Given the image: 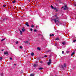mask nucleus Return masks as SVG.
Instances as JSON below:
<instances>
[{
  "instance_id": "obj_41",
  "label": "nucleus",
  "mask_w": 76,
  "mask_h": 76,
  "mask_svg": "<svg viewBox=\"0 0 76 76\" xmlns=\"http://www.w3.org/2000/svg\"><path fill=\"white\" fill-rule=\"evenodd\" d=\"M35 63H36V64L38 63V62H37V61L35 62Z\"/></svg>"
},
{
  "instance_id": "obj_20",
  "label": "nucleus",
  "mask_w": 76,
  "mask_h": 76,
  "mask_svg": "<svg viewBox=\"0 0 76 76\" xmlns=\"http://www.w3.org/2000/svg\"><path fill=\"white\" fill-rule=\"evenodd\" d=\"M37 66V64H34V67H36Z\"/></svg>"
},
{
  "instance_id": "obj_30",
  "label": "nucleus",
  "mask_w": 76,
  "mask_h": 76,
  "mask_svg": "<svg viewBox=\"0 0 76 76\" xmlns=\"http://www.w3.org/2000/svg\"><path fill=\"white\" fill-rule=\"evenodd\" d=\"M16 44H18V43H19V42H18V41H17L15 42Z\"/></svg>"
},
{
  "instance_id": "obj_22",
  "label": "nucleus",
  "mask_w": 76,
  "mask_h": 76,
  "mask_svg": "<svg viewBox=\"0 0 76 76\" xmlns=\"http://www.w3.org/2000/svg\"><path fill=\"white\" fill-rule=\"evenodd\" d=\"M2 59H3V58H2V57H0V60H1H1H2Z\"/></svg>"
},
{
  "instance_id": "obj_16",
  "label": "nucleus",
  "mask_w": 76,
  "mask_h": 76,
  "mask_svg": "<svg viewBox=\"0 0 76 76\" xmlns=\"http://www.w3.org/2000/svg\"><path fill=\"white\" fill-rule=\"evenodd\" d=\"M53 9L54 10H56V11H57V8H56V7H55V8H53Z\"/></svg>"
},
{
  "instance_id": "obj_36",
  "label": "nucleus",
  "mask_w": 76,
  "mask_h": 76,
  "mask_svg": "<svg viewBox=\"0 0 76 76\" xmlns=\"http://www.w3.org/2000/svg\"><path fill=\"white\" fill-rule=\"evenodd\" d=\"M1 76H3V74L1 73Z\"/></svg>"
},
{
  "instance_id": "obj_27",
  "label": "nucleus",
  "mask_w": 76,
  "mask_h": 76,
  "mask_svg": "<svg viewBox=\"0 0 76 76\" xmlns=\"http://www.w3.org/2000/svg\"><path fill=\"white\" fill-rule=\"evenodd\" d=\"M51 8H52V9H53L54 8V7H53V6L51 5Z\"/></svg>"
},
{
  "instance_id": "obj_15",
  "label": "nucleus",
  "mask_w": 76,
  "mask_h": 76,
  "mask_svg": "<svg viewBox=\"0 0 76 76\" xmlns=\"http://www.w3.org/2000/svg\"><path fill=\"white\" fill-rule=\"evenodd\" d=\"M55 45L56 47H57V43H55Z\"/></svg>"
},
{
  "instance_id": "obj_23",
  "label": "nucleus",
  "mask_w": 76,
  "mask_h": 76,
  "mask_svg": "<svg viewBox=\"0 0 76 76\" xmlns=\"http://www.w3.org/2000/svg\"><path fill=\"white\" fill-rule=\"evenodd\" d=\"M31 28H34V26L33 24H32L31 26Z\"/></svg>"
},
{
  "instance_id": "obj_8",
  "label": "nucleus",
  "mask_w": 76,
  "mask_h": 76,
  "mask_svg": "<svg viewBox=\"0 0 76 76\" xmlns=\"http://www.w3.org/2000/svg\"><path fill=\"white\" fill-rule=\"evenodd\" d=\"M26 25L28 27L29 26V24H28V22H26Z\"/></svg>"
},
{
  "instance_id": "obj_1",
  "label": "nucleus",
  "mask_w": 76,
  "mask_h": 76,
  "mask_svg": "<svg viewBox=\"0 0 76 76\" xmlns=\"http://www.w3.org/2000/svg\"><path fill=\"white\" fill-rule=\"evenodd\" d=\"M8 17H7V16L5 17L2 20V21H3H3H4V20H6L7 19H8Z\"/></svg>"
},
{
  "instance_id": "obj_49",
  "label": "nucleus",
  "mask_w": 76,
  "mask_h": 76,
  "mask_svg": "<svg viewBox=\"0 0 76 76\" xmlns=\"http://www.w3.org/2000/svg\"><path fill=\"white\" fill-rule=\"evenodd\" d=\"M74 3H75V2H74Z\"/></svg>"
},
{
  "instance_id": "obj_48",
  "label": "nucleus",
  "mask_w": 76,
  "mask_h": 76,
  "mask_svg": "<svg viewBox=\"0 0 76 76\" xmlns=\"http://www.w3.org/2000/svg\"><path fill=\"white\" fill-rule=\"evenodd\" d=\"M64 25H66V24H64Z\"/></svg>"
},
{
  "instance_id": "obj_44",
  "label": "nucleus",
  "mask_w": 76,
  "mask_h": 76,
  "mask_svg": "<svg viewBox=\"0 0 76 76\" xmlns=\"http://www.w3.org/2000/svg\"><path fill=\"white\" fill-rule=\"evenodd\" d=\"M16 64H14V66H16Z\"/></svg>"
},
{
  "instance_id": "obj_21",
  "label": "nucleus",
  "mask_w": 76,
  "mask_h": 76,
  "mask_svg": "<svg viewBox=\"0 0 76 76\" xmlns=\"http://www.w3.org/2000/svg\"><path fill=\"white\" fill-rule=\"evenodd\" d=\"M56 41H58V40H59V38H57L56 39Z\"/></svg>"
},
{
  "instance_id": "obj_43",
  "label": "nucleus",
  "mask_w": 76,
  "mask_h": 76,
  "mask_svg": "<svg viewBox=\"0 0 76 76\" xmlns=\"http://www.w3.org/2000/svg\"><path fill=\"white\" fill-rule=\"evenodd\" d=\"M63 7L62 8H61V9H63Z\"/></svg>"
},
{
  "instance_id": "obj_19",
  "label": "nucleus",
  "mask_w": 76,
  "mask_h": 76,
  "mask_svg": "<svg viewBox=\"0 0 76 76\" xmlns=\"http://www.w3.org/2000/svg\"><path fill=\"white\" fill-rule=\"evenodd\" d=\"M37 49L38 50H41V48H40L39 47L37 48Z\"/></svg>"
},
{
  "instance_id": "obj_39",
  "label": "nucleus",
  "mask_w": 76,
  "mask_h": 76,
  "mask_svg": "<svg viewBox=\"0 0 76 76\" xmlns=\"http://www.w3.org/2000/svg\"><path fill=\"white\" fill-rule=\"evenodd\" d=\"M64 51H62V54H64Z\"/></svg>"
},
{
  "instance_id": "obj_42",
  "label": "nucleus",
  "mask_w": 76,
  "mask_h": 76,
  "mask_svg": "<svg viewBox=\"0 0 76 76\" xmlns=\"http://www.w3.org/2000/svg\"><path fill=\"white\" fill-rule=\"evenodd\" d=\"M76 6V4H74V6Z\"/></svg>"
},
{
  "instance_id": "obj_37",
  "label": "nucleus",
  "mask_w": 76,
  "mask_h": 76,
  "mask_svg": "<svg viewBox=\"0 0 76 76\" xmlns=\"http://www.w3.org/2000/svg\"><path fill=\"white\" fill-rule=\"evenodd\" d=\"M47 57V55L45 56V57Z\"/></svg>"
},
{
  "instance_id": "obj_31",
  "label": "nucleus",
  "mask_w": 76,
  "mask_h": 76,
  "mask_svg": "<svg viewBox=\"0 0 76 76\" xmlns=\"http://www.w3.org/2000/svg\"><path fill=\"white\" fill-rule=\"evenodd\" d=\"M25 42V43H28V41H26V42Z\"/></svg>"
},
{
  "instance_id": "obj_11",
  "label": "nucleus",
  "mask_w": 76,
  "mask_h": 76,
  "mask_svg": "<svg viewBox=\"0 0 76 76\" xmlns=\"http://www.w3.org/2000/svg\"><path fill=\"white\" fill-rule=\"evenodd\" d=\"M19 30L20 32V34L21 35H22V31H21L20 30V29H19Z\"/></svg>"
},
{
  "instance_id": "obj_9",
  "label": "nucleus",
  "mask_w": 76,
  "mask_h": 76,
  "mask_svg": "<svg viewBox=\"0 0 76 76\" xmlns=\"http://www.w3.org/2000/svg\"><path fill=\"white\" fill-rule=\"evenodd\" d=\"M49 62L50 63H52V60H51V59H50L49 60Z\"/></svg>"
},
{
  "instance_id": "obj_3",
  "label": "nucleus",
  "mask_w": 76,
  "mask_h": 76,
  "mask_svg": "<svg viewBox=\"0 0 76 76\" xmlns=\"http://www.w3.org/2000/svg\"><path fill=\"white\" fill-rule=\"evenodd\" d=\"M6 40V38L5 37L4 39H1V42H3V41H4V40Z\"/></svg>"
},
{
  "instance_id": "obj_24",
  "label": "nucleus",
  "mask_w": 76,
  "mask_h": 76,
  "mask_svg": "<svg viewBox=\"0 0 76 76\" xmlns=\"http://www.w3.org/2000/svg\"><path fill=\"white\" fill-rule=\"evenodd\" d=\"M54 34H50V36H53V37H54Z\"/></svg>"
},
{
  "instance_id": "obj_6",
  "label": "nucleus",
  "mask_w": 76,
  "mask_h": 76,
  "mask_svg": "<svg viewBox=\"0 0 76 76\" xmlns=\"http://www.w3.org/2000/svg\"><path fill=\"white\" fill-rule=\"evenodd\" d=\"M53 20H54L55 23H56V22H59V21H58V20H56L55 19H54Z\"/></svg>"
},
{
  "instance_id": "obj_13",
  "label": "nucleus",
  "mask_w": 76,
  "mask_h": 76,
  "mask_svg": "<svg viewBox=\"0 0 76 76\" xmlns=\"http://www.w3.org/2000/svg\"><path fill=\"white\" fill-rule=\"evenodd\" d=\"M51 62H48V66H50V64H51Z\"/></svg>"
},
{
  "instance_id": "obj_17",
  "label": "nucleus",
  "mask_w": 76,
  "mask_h": 76,
  "mask_svg": "<svg viewBox=\"0 0 76 76\" xmlns=\"http://www.w3.org/2000/svg\"><path fill=\"white\" fill-rule=\"evenodd\" d=\"M42 69H43V68L42 67H39V70H42Z\"/></svg>"
},
{
  "instance_id": "obj_25",
  "label": "nucleus",
  "mask_w": 76,
  "mask_h": 76,
  "mask_svg": "<svg viewBox=\"0 0 76 76\" xmlns=\"http://www.w3.org/2000/svg\"><path fill=\"white\" fill-rule=\"evenodd\" d=\"M61 67L63 68V69H64V66H63V65H61Z\"/></svg>"
},
{
  "instance_id": "obj_26",
  "label": "nucleus",
  "mask_w": 76,
  "mask_h": 76,
  "mask_svg": "<svg viewBox=\"0 0 76 76\" xmlns=\"http://www.w3.org/2000/svg\"><path fill=\"white\" fill-rule=\"evenodd\" d=\"M62 44L63 45H65V44H66V43L65 42H63L62 43Z\"/></svg>"
},
{
  "instance_id": "obj_7",
  "label": "nucleus",
  "mask_w": 76,
  "mask_h": 76,
  "mask_svg": "<svg viewBox=\"0 0 76 76\" xmlns=\"http://www.w3.org/2000/svg\"><path fill=\"white\" fill-rule=\"evenodd\" d=\"M4 54H7V56H8V52L7 51L4 52Z\"/></svg>"
},
{
  "instance_id": "obj_14",
  "label": "nucleus",
  "mask_w": 76,
  "mask_h": 76,
  "mask_svg": "<svg viewBox=\"0 0 76 76\" xmlns=\"http://www.w3.org/2000/svg\"><path fill=\"white\" fill-rule=\"evenodd\" d=\"M31 56H34V53H32L31 54Z\"/></svg>"
},
{
  "instance_id": "obj_5",
  "label": "nucleus",
  "mask_w": 76,
  "mask_h": 76,
  "mask_svg": "<svg viewBox=\"0 0 76 76\" xmlns=\"http://www.w3.org/2000/svg\"><path fill=\"white\" fill-rule=\"evenodd\" d=\"M51 50H49L46 52V53H51Z\"/></svg>"
},
{
  "instance_id": "obj_45",
  "label": "nucleus",
  "mask_w": 76,
  "mask_h": 76,
  "mask_svg": "<svg viewBox=\"0 0 76 76\" xmlns=\"http://www.w3.org/2000/svg\"><path fill=\"white\" fill-rule=\"evenodd\" d=\"M4 50H2V51H3Z\"/></svg>"
},
{
  "instance_id": "obj_4",
  "label": "nucleus",
  "mask_w": 76,
  "mask_h": 76,
  "mask_svg": "<svg viewBox=\"0 0 76 76\" xmlns=\"http://www.w3.org/2000/svg\"><path fill=\"white\" fill-rule=\"evenodd\" d=\"M67 9V5H65V8H64V10H66Z\"/></svg>"
},
{
  "instance_id": "obj_46",
  "label": "nucleus",
  "mask_w": 76,
  "mask_h": 76,
  "mask_svg": "<svg viewBox=\"0 0 76 76\" xmlns=\"http://www.w3.org/2000/svg\"><path fill=\"white\" fill-rule=\"evenodd\" d=\"M36 28H37V26H36Z\"/></svg>"
},
{
  "instance_id": "obj_34",
  "label": "nucleus",
  "mask_w": 76,
  "mask_h": 76,
  "mask_svg": "<svg viewBox=\"0 0 76 76\" xmlns=\"http://www.w3.org/2000/svg\"><path fill=\"white\" fill-rule=\"evenodd\" d=\"M40 63H43V62L42 61H40Z\"/></svg>"
},
{
  "instance_id": "obj_38",
  "label": "nucleus",
  "mask_w": 76,
  "mask_h": 76,
  "mask_svg": "<svg viewBox=\"0 0 76 76\" xmlns=\"http://www.w3.org/2000/svg\"><path fill=\"white\" fill-rule=\"evenodd\" d=\"M73 42H75V40H73Z\"/></svg>"
},
{
  "instance_id": "obj_18",
  "label": "nucleus",
  "mask_w": 76,
  "mask_h": 76,
  "mask_svg": "<svg viewBox=\"0 0 76 76\" xmlns=\"http://www.w3.org/2000/svg\"><path fill=\"white\" fill-rule=\"evenodd\" d=\"M15 3H16V1L15 0L12 1V3L14 4Z\"/></svg>"
},
{
  "instance_id": "obj_28",
  "label": "nucleus",
  "mask_w": 76,
  "mask_h": 76,
  "mask_svg": "<svg viewBox=\"0 0 76 76\" xmlns=\"http://www.w3.org/2000/svg\"><path fill=\"white\" fill-rule=\"evenodd\" d=\"M6 5L5 4L3 5V7H6Z\"/></svg>"
},
{
  "instance_id": "obj_32",
  "label": "nucleus",
  "mask_w": 76,
  "mask_h": 76,
  "mask_svg": "<svg viewBox=\"0 0 76 76\" xmlns=\"http://www.w3.org/2000/svg\"><path fill=\"white\" fill-rule=\"evenodd\" d=\"M32 28H30V31H32Z\"/></svg>"
},
{
  "instance_id": "obj_33",
  "label": "nucleus",
  "mask_w": 76,
  "mask_h": 76,
  "mask_svg": "<svg viewBox=\"0 0 76 76\" xmlns=\"http://www.w3.org/2000/svg\"><path fill=\"white\" fill-rule=\"evenodd\" d=\"M34 32H37V30L35 29L34 30Z\"/></svg>"
},
{
  "instance_id": "obj_2",
  "label": "nucleus",
  "mask_w": 76,
  "mask_h": 76,
  "mask_svg": "<svg viewBox=\"0 0 76 76\" xmlns=\"http://www.w3.org/2000/svg\"><path fill=\"white\" fill-rule=\"evenodd\" d=\"M22 31L23 32H25V27H23L22 28Z\"/></svg>"
},
{
  "instance_id": "obj_10",
  "label": "nucleus",
  "mask_w": 76,
  "mask_h": 76,
  "mask_svg": "<svg viewBox=\"0 0 76 76\" xmlns=\"http://www.w3.org/2000/svg\"><path fill=\"white\" fill-rule=\"evenodd\" d=\"M34 75H35L34 73L31 74L30 75V76H34Z\"/></svg>"
},
{
  "instance_id": "obj_35",
  "label": "nucleus",
  "mask_w": 76,
  "mask_h": 76,
  "mask_svg": "<svg viewBox=\"0 0 76 76\" xmlns=\"http://www.w3.org/2000/svg\"><path fill=\"white\" fill-rule=\"evenodd\" d=\"M20 48H21V49H22V46H20Z\"/></svg>"
},
{
  "instance_id": "obj_29",
  "label": "nucleus",
  "mask_w": 76,
  "mask_h": 76,
  "mask_svg": "<svg viewBox=\"0 0 76 76\" xmlns=\"http://www.w3.org/2000/svg\"><path fill=\"white\" fill-rule=\"evenodd\" d=\"M66 64H64V67H66Z\"/></svg>"
},
{
  "instance_id": "obj_40",
  "label": "nucleus",
  "mask_w": 76,
  "mask_h": 76,
  "mask_svg": "<svg viewBox=\"0 0 76 76\" xmlns=\"http://www.w3.org/2000/svg\"><path fill=\"white\" fill-rule=\"evenodd\" d=\"M10 60H12V58L11 57V58H10Z\"/></svg>"
},
{
  "instance_id": "obj_12",
  "label": "nucleus",
  "mask_w": 76,
  "mask_h": 76,
  "mask_svg": "<svg viewBox=\"0 0 76 76\" xmlns=\"http://www.w3.org/2000/svg\"><path fill=\"white\" fill-rule=\"evenodd\" d=\"M75 53V52H73L71 55V56H73V55H74Z\"/></svg>"
},
{
  "instance_id": "obj_47",
  "label": "nucleus",
  "mask_w": 76,
  "mask_h": 76,
  "mask_svg": "<svg viewBox=\"0 0 76 76\" xmlns=\"http://www.w3.org/2000/svg\"><path fill=\"white\" fill-rule=\"evenodd\" d=\"M19 0V1H20V0Z\"/></svg>"
}]
</instances>
